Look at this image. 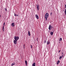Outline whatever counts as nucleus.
<instances>
[{
    "mask_svg": "<svg viewBox=\"0 0 66 66\" xmlns=\"http://www.w3.org/2000/svg\"><path fill=\"white\" fill-rule=\"evenodd\" d=\"M14 38L15 40L13 41V43L15 45H16L17 40L19 39V37L18 36H15L14 37Z\"/></svg>",
    "mask_w": 66,
    "mask_h": 66,
    "instance_id": "nucleus-1",
    "label": "nucleus"
},
{
    "mask_svg": "<svg viewBox=\"0 0 66 66\" xmlns=\"http://www.w3.org/2000/svg\"><path fill=\"white\" fill-rule=\"evenodd\" d=\"M49 17V14L48 13H46L45 14V18H47Z\"/></svg>",
    "mask_w": 66,
    "mask_h": 66,
    "instance_id": "nucleus-2",
    "label": "nucleus"
},
{
    "mask_svg": "<svg viewBox=\"0 0 66 66\" xmlns=\"http://www.w3.org/2000/svg\"><path fill=\"white\" fill-rule=\"evenodd\" d=\"M48 29L49 30H51L52 29V26L51 25H49Z\"/></svg>",
    "mask_w": 66,
    "mask_h": 66,
    "instance_id": "nucleus-3",
    "label": "nucleus"
},
{
    "mask_svg": "<svg viewBox=\"0 0 66 66\" xmlns=\"http://www.w3.org/2000/svg\"><path fill=\"white\" fill-rule=\"evenodd\" d=\"M35 16L37 19H38L39 18H38V15L37 14H36L35 15Z\"/></svg>",
    "mask_w": 66,
    "mask_h": 66,
    "instance_id": "nucleus-4",
    "label": "nucleus"
},
{
    "mask_svg": "<svg viewBox=\"0 0 66 66\" xmlns=\"http://www.w3.org/2000/svg\"><path fill=\"white\" fill-rule=\"evenodd\" d=\"M11 26L12 27H14L15 26V23H11Z\"/></svg>",
    "mask_w": 66,
    "mask_h": 66,
    "instance_id": "nucleus-5",
    "label": "nucleus"
},
{
    "mask_svg": "<svg viewBox=\"0 0 66 66\" xmlns=\"http://www.w3.org/2000/svg\"><path fill=\"white\" fill-rule=\"evenodd\" d=\"M37 8L39 7V4L36 5Z\"/></svg>",
    "mask_w": 66,
    "mask_h": 66,
    "instance_id": "nucleus-6",
    "label": "nucleus"
},
{
    "mask_svg": "<svg viewBox=\"0 0 66 66\" xmlns=\"http://www.w3.org/2000/svg\"><path fill=\"white\" fill-rule=\"evenodd\" d=\"M30 31H28V34L29 36H30V35H31V34H30Z\"/></svg>",
    "mask_w": 66,
    "mask_h": 66,
    "instance_id": "nucleus-7",
    "label": "nucleus"
},
{
    "mask_svg": "<svg viewBox=\"0 0 66 66\" xmlns=\"http://www.w3.org/2000/svg\"><path fill=\"white\" fill-rule=\"evenodd\" d=\"M63 56H60L59 57V60H61L62 59V57H63Z\"/></svg>",
    "mask_w": 66,
    "mask_h": 66,
    "instance_id": "nucleus-8",
    "label": "nucleus"
},
{
    "mask_svg": "<svg viewBox=\"0 0 66 66\" xmlns=\"http://www.w3.org/2000/svg\"><path fill=\"white\" fill-rule=\"evenodd\" d=\"M50 34L51 35H53V32H50Z\"/></svg>",
    "mask_w": 66,
    "mask_h": 66,
    "instance_id": "nucleus-9",
    "label": "nucleus"
},
{
    "mask_svg": "<svg viewBox=\"0 0 66 66\" xmlns=\"http://www.w3.org/2000/svg\"><path fill=\"white\" fill-rule=\"evenodd\" d=\"M32 66H35V63H34L32 64Z\"/></svg>",
    "mask_w": 66,
    "mask_h": 66,
    "instance_id": "nucleus-10",
    "label": "nucleus"
},
{
    "mask_svg": "<svg viewBox=\"0 0 66 66\" xmlns=\"http://www.w3.org/2000/svg\"><path fill=\"white\" fill-rule=\"evenodd\" d=\"M25 63L26 64V66H27V60H26L25 61Z\"/></svg>",
    "mask_w": 66,
    "mask_h": 66,
    "instance_id": "nucleus-11",
    "label": "nucleus"
},
{
    "mask_svg": "<svg viewBox=\"0 0 66 66\" xmlns=\"http://www.w3.org/2000/svg\"><path fill=\"white\" fill-rule=\"evenodd\" d=\"M62 40V38H60V39H59V40L60 42V41H61Z\"/></svg>",
    "mask_w": 66,
    "mask_h": 66,
    "instance_id": "nucleus-12",
    "label": "nucleus"
},
{
    "mask_svg": "<svg viewBox=\"0 0 66 66\" xmlns=\"http://www.w3.org/2000/svg\"><path fill=\"white\" fill-rule=\"evenodd\" d=\"M14 16H18V15L17 14H16L14 13Z\"/></svg>",
    "mask_w": 66,
    "mask_h": 66,
    "instance_id": "nucleus-13",
    "label": "nucleus"
},
{
    "mask_svg": "<svg viewBox=\"0 0 66 66\" xmlns=\"http://www.w3.org/2000/svg\"><path fill=\"white\" fill-rule=\"evenodd\" d=\"M50 44V42H47V45H49Z\"/></svg>",
    "mask_w": 66,
    "mask_h": 66,
    "instance_id": "nucleus-14",
    "label": "nucleus"
},
{
    "mask_svg": "<svg viewBox=\"0 0 66 66\" xmlns=\"http://www.w3.org/2000/svg\"><path fill=\"white\" fill-rule=\"evenodd\" d=\"M37 10L38 11H39V7H38V8H37Z\"/></svg>",
    "mask_w": 66,
    "mask_h": 66,
    "instance_id": "nucleus-15",
    "label": "nucleus"
},
{
    "mask_svg": "<svg viewBox=\"0 0 66 66\" xmlns=\"http://www.w3.org/2000/svg\"><path fill=\"white\" fill-rule=\"evenodd\" d=\"M15 65V63H13V65H11L12 66H13V65Z\"/></svg>",
    "mask_w": 66,
    "mask_h": 66,
    "instance_id": "nucleus-16",
    "label": "nucleus"
},
{
    "mask_svg": "<svg viewBox=\"0 0 66 66\" xmlns=\"http://www.w3.org/2000/svg\"><path fill=\"white\" fill-rule=\"evenodd\" d=\"M65 14L66 15V9H65Z\"/></svg>",
    "mask_w": 66,
    "mask_h": 66,
    "instance_id": "nucleus-17",
    "label": "nucleus"
},
{
    "mask_svg": "<svg viewBox=\"0 0 66 66\" xmlns=\"http://www.w3.org/2000/svg\"><path fill=\"white\" fill-rule=\"evenodd\" d=\"M62 56H63V55H64V53H62Z\"/></svg>",
    "mask_w": 66,
    "mask_h": 66,
    "instance_id": "nucleus-18",
    "label": "nucleus"
},
{
    "mask_svg": "<svg viewBox=\"0 0 66 66\" xmlns=\"http://www.w3.org/2000/svg\"><path fill=\"white\" fill-rule=\"evenodd\" d=\"M30 46H31V48H32V47H33V46H32L31 45H30Z\"/></svg>",
    "mask_w": 66,
    "mask_h": 66,
    "instance_id": "nucleus-19",
    "label": "nucleus"
},
{
    "mask_svg": "<svg viewBox=\"0 0 66 66\" xmlns=\"http://www.w3.org/2000/svg\"><path fill=\"white\" fill-rule=\"evenodd\" d=\"M60 62V61L59 60L57 61V63H59Z\"/></svg>",
    "mask_w": 66,
    "mask_h": 66,
    "instance_id": "nucleus-20",
    "label": "nucleus"
},
{
    "mask_svg": "<svg viewBox=\"0 0 66 66\" xmlns=\"http://www.w3.org/2000/svg\"><path fill=\"white\" fill-rule=\"evenodd\" d=\"M4 26H5V23L4 22L3 24Z\"/></svg>",
    "mask_w": 66,
    "mask_h": 66,
    "instance_id": "nucleus-21",
    "label": "nucleus"
},
{
    "mask_svg": "<svg viewBox=\"0 0 66 66\" xmlns=\"http://www.w3.org/2000/svg\"><path fill=\"white\" fill-rule=\"evenodd\" d=\"M46 40H45L44 41V43L45 44V43H46Z\"/></svg>",
    "mask_w": 66,
    "mask_h": 66,
    "instance_id": "nucleus-22",
    "label": "nucleus"
},
{
    "mask_svg": "<svg viewBox=\"0 0 66 66\" xmlns=\"http://www.w3.org/2000/svg\"><path fill=\"white\" fill-rule=\"evenodd\" d=\"M2 29L3 31H4V30H5V29H4V28H3Z\"/></svg>",
    "mask_w": 66,
    "mask_h": 66,
    "instance_id": "nucleus-23",
    "label": "nucleus"
},
{
    "mask_svg": "<svg viewBox=\"0 0 66 66\" xmlns=\"http://www.w3.org/2000/svg\"><path fill=\"white\" fill-rule=\"evenodd\" d=\"M52 12H51L50 14V15H52Z\"/></svg>",
    "mask_w": 66,
    "mask_h": 66,
    "instance_id": "nucleus-24",
    "label": "nucleus"
},
{
    "mask_svg": "<svg viewBox=\"0 0 66 66\" xmlns=\"http://www.w3.org/2000/svg\"><path fill=\"white\" fill-rule=\"evenodd\" d=\"M5 10L6 11H7V9H6L5 8Z\"/></svg>",
    "mask_w": 66,
    "mask_h": 66,
    "instance_id": "nucleus-25",
    "label": "nucleus"
},
{
    "mask_svg": "<svg viewBox=\"0 0 66 66\" xmlns=\"http://www.w3.org/2000/svg\"><path fill=\"white\" fill-rule=\"evenodd\" d=\"M47 18H45V19H46V20H45V21H46V20H47Z\"/></svg>",
    "mask_w": 66,
    "mask_h": 66,
    "instance_id": "nucleus-26",
    "label": "nucleus"
},
{
    "mask_svg": "<svg viewBox=\"0 0 66 66\" xmlns=\"http://www.w3.org/2000/svg\"><path fill=\"white\" fill-rule=\"evenodd\" d=\"M65 8H66V4L65 5Z\"/></svg>",
    "mask_w": 66,
    "mask_h": 66,
    "instance_id": "nucleus-27",
    "label": "nucleus"
},
{
    "mask_svg": "<svg viewBox=\"0 0 66 66\" xmlns=\"http://www.w3.org/2000/svg\"><path fill=\"white\" fill-rule=\"evenodd\" d=\"M3 28H4V26H3Z\"/></svg>",
    "mask_w": 66,
    "mask_h": 66,
    "instance_id": "nucleus-28",
    "label": "nucleus"
},
{
    "mask_svg": "<svg viewBox=\"0 0 66 66\" xmlns=\"http://www.w3.org/2000/svg\"><path fill=\"white\" fill-rule=\"evenodd\" d=\"M59 64V63H58L57 62V64Z\"/></svg>",
    "mask_w": 66,
    "mask_h": 66,
    "instance_id": "nucleus-29",
    "label": "nucleus"
},
{
    "mask_svg": "<svg viewBox=\"0 0 66 66\" xmlns=\"http://www.w3.org/2000/svg\"><path fill=\"white\" fill-rule=\"evenodd\" d=\"M60 52H61V50H60L59 51V52L60 53Z\"/></svg>",
    "mask_w": 66,
    "mask_h": 66,
    "instance_id": "nucleus-30",
    "label": "nucleus"
},
{
    "mask_svg": "<svg viewBox=\"0 0 66 66\" xmlns=\"http://www.w3.org/2000/svg\"><path fill=\"white\" fill-rule=\"evenodd\" d=\"M23 47H25V45H23Z\"/></svg>",
    "mask_w": 66,
    "mask_h": 66,
    "instance_id": "nucleus-31",
    "label": "nucleus"
},
{
    "mask_svg": "<svg viewBox=\"0 0 66 66\" xmlns=\"http://www.w3.org/2000/svg\"><path fill=\"white\" fill-rule=\"evenodd\" d=\"M24 49H25V47H23Z\"/></svg>",
    "mask_w": 66,
    "mask_h": 66,
    "instance_id": "nucleus-32",
    "label": "nucleus"
},
{
    "mask_svg": "<svg viewBox=\"0 0 66 66\" xmlns=\"http://www.w3.org/2000/svg\"><path fill=\"white\" fill-rule=\"evenodd\" d=\"M13 63H12L11 65H13Z\"/></svg>",
    "mask_w": 66,
    "mask_h": 66,
    "instance_id": "nucleus-33",
    "label": "nucleus"
},
{
    "mask_svg": "<svg viewBox=\"0 0 66 66\" xmlns=\"http://www.w3.org/2000/svg\"><path fill=\"white\" fill-rule=\"evenodd\" d=\"M64 10H63V11L64 12Z\"/></svg>",
    "mask_w": 66,
    "mask_h": 66,
    "instance_id": "nucleus-34",
    "label": "nucleus"
}]
</instances>
